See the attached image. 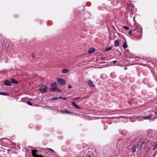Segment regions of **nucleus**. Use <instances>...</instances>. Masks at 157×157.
Wrapping results in <instances>:
<instances>
[{"label": "nucleus", "mask_w": 157, "mask_h": 157, "mask_svg": "<svg viewBox=\"0 0 157 157\" xmlns=\"http://www.w3.org/2000/svg\"><path fill=\"white\" fill-rule=\"evenodd\" d=\"M51 85L52 87L51 90L52 91L57 93L59 91V90L57 88V84L56 83H52Z\"/></svg>", "instance_id": "obj_1"}, {"label": "nucleus", "mask_w": 157, "mask_h": 157, "mask_svg": "<svg viewBox=\"0 0 157 157\" xmlns=\"http://www.w3.org/2000/svg\"><path fill=\"white\" fill-rule=\"evenodd\" d=\"M39 90L41 93H45L47 90V87L45 86H42L39 89Z\"/></svg>", "instance_id": "obj_2"}, {"label": "nucleus", "mask_w": 157, "mask_h": 157, "mask_svg": "<svg viewBox=\"0 0 157 157\" xmlns=\"http://www.w3.org/2000/svg\"><path fill=\"white\" fill-rule=\"evenodd\" d=\"M57 82L60 85H63L64 84V80L62 78H58L57 80Z\"/></svg>", "instance_id": "obj_3"}, {"label": "nucleus", "mask_w": 157, "mask_h": 157, "mask_svg": "<svg viewBox=\"0 0 157 157\" xmlns=\"http://www.w3.org/2000/svg\"><path fill=\"white\" fill-rule=\"evenodd\" d=\"M88 83L89 86L91 87H94L95 86V85L94 84V83L90 79L88 80Z\"/></svg>", "instance_id": "obj_4"}, {"label": "nucleus", "mask_w": 157, "mask_h": 157, "mask_svg": "<svg viewBox=\"0 0 157 157\" xmlns=\"http://www.w3.org/2000/svg\"><path fill=\"white\" fill-rule=\"evenodd\" d=\"M136 146L135 145H133L132 147L131 148V151L133 153L134 152L136 151Z\"/></svg>", "instance_id": "obj_5"}, {"label": "nucleus", "mask_w": 157, "mask_h": 157, "mask_svg": "<svg viewBox=\"0 0 157 157\" xmlns=\"http://www.w3.org/2000/svg\"><path fill=\"white\" fill-rule=\"evenodd\" d=\"M4 85L7 86H10L11 85L10 82L8 80H6L5 81Z\"/></svg>", "instance_id": "obj_6"}, {"label": "nucleus", "mask_w": 157, "mask_h": 157, "mask_svg": "<svg viewBox=\"0 0 157 157\" xmlns=\"http://www.w3.org/2000/svg\"><path fill=\"white\" fill-rule=\"evenodd\" d=\"M32 155L33 157H36V155H38L36 154V151L35 150H32Z\"/></svg>", "instance_id": "obj_7"}, {"label": "nucleus", "mask_w": 157, "mask_h": 157, "mask_svg": "<svg viewBox=\"0 0 157 157\" xmlns=\"http://www.w3.org/2000/svg\"><path fill=\"white\" fill-rule=\"evenodd\" d=\"M71 104L72 105L75 107L78 108V109H81L80 107L78 106V105H77L76 104V103L75 102L73 101L71 102Z\"/></svg>", "instance_id": "obj_8"}, {"label": "nucleus", "mask_w": 157, "mask_h": 157, "mask_svg": "<svg viewBox=\"0 0 157 157\" xmlns=\"http://www.w3.org/2000/svg\"><path fill=\"white\" fill-rule=\"evenodd\" d=\"M119 41L118 40H116L114 42V45L115 47H118L119 46Z\"/></svg>", "instance_id": "obj_9"}, {"label": "nucleus", "mask_w": 157, "mask_h": 157, "mask_svg": "<svg viewBox=\"0 0 157 157\" xmlns=\"http://www.w3.org/2000/svg\"><path fill=\"white\" fill-rule=\"evenodd\" d=\"M95 49L94 48H91L88 51V52L90 54H92L93 52H94Z\"/></svg>", "instance_id": "obj_10"}, {"label": "nucleus", "mask_w": 157, "mask_h": 157, "mask_svg": "<svg viewBox=\"0 0 157 157\" xmlns=\"http://www.w3.org/2000/svg\"><path fill=\"white\" fill-rule=\"evenodd\" d=\"M152 117V116L151 115H149L148 116H145L144 117H143V118L144 119L146 120L150 118H151Z\"/></svg>", "instance_id": "obj_11"}, {"label": "nucleus", "mask_w": 157, "mask_h": 157, "mask_svg": "<svg viewBox=\"0 0 157 157\" xmlns=\"http://www.w3.org/2000/svg\"><path fill=\"white\" fill-rule=\"evenodd\" d=\"M123 47L124 49H126L128 47V45L126 41H125L123 45Z\"/></svg>", "instance_id": "obj_12"}, {"label": "nucleus", "mask_w": 157, "mask_h": 157, "mask_svg": "<svg viewBox=\"0 0 157 157\" xmlns=\"http://www.w3.org/2000/svg\"><path fill=\"white\" fill-rule=\"evenodd\" d=\"M69 70L67 69H64L62 71L63 73H67L69 72Z\"/></svg>", "instance_id": "obj_13"}, {"label": "nucleus", "mask_w": 157, "mask_h": 157, "mask_svg": "<svg viewBox=\"0 0 157 157\" xmlns=\"http://www.w3.org/2000/svg\"><path fill=\"white\" fill-rule=\"evenodd\" d=\"M81 98L80 97H75L73 98L72 99L73 101H75L78 100L79 99H80Z\"/></svg>", "instance_id": "obj_14"}, {"label": "nucleus", "mask_w": 157, "mask_h": 157, "mask_svg": "<svg viewBox=\"0 0 157 157\" xmlns=\"http://www.w3.org/2000/svg\"><path fill=\"white\" fill-rule=\"evenodd\" d=\"M11 82L13 83L17 84L18 83V82L14 79H12Z\"/></svg>", "instance_id": "obj_15"}, {"label": "nucleus", "mask_w": 157, "mask_h": 157, "mask_svg": "<svg viewBox=\"0 0 157 157\" xmlns=\"http://www.w3.org/2000/svg\"><path fill=\"white\" fill-rule=\"evenodd\" d=\"M123 28L125 30H128L129 29V27L128 26H123Z\"/></svg>", "instance_id": "obj_16"}, {"label": "nucleus", "mask_w": 157, "mask_h": 157, "mask_svg": "<svg viewBox=\"0 0 157 157\" xmlns=\"http://www.w3.org/2000/svg\"><path fill=\"white\" fill-rule=\"evenodd\" d=\"M157 148V143L155 144L154 146L153 150H155Z\"/></svg>", "instance_id": "obj_17"}, {"label": "nucleus", "mask_w": 157, "mask_h": 157, "mask_svg": "<svg viewBox=\"0 0 157 157\" xmlns=\"http://www.w3.org/2000/svg\"><path fill=\"white\" fill-rule=\"evenodd\" d=\"M59 99V97L58 98V97H53L52 98V99L53 100H57L58 99Z\"/></svg>", "instance_id": "obj_18"}, {"label": "nucleus", "mask_w": 157, "mask_h": 157, "mask_svg": "<svg viewBox=\"0 0 157 157\" xmlns=\"http://www.w3.org/2000/svg\"><path fill=\"white\" fill-rule=\"evenodd\" d=\"M111 49H112L111 47H109V48H107L105 50H106V51H108L111 50Z\"/></svg>", "instance_id": "obj_19"}, {"label": "nucleus", "mask_w": 157, "mask_h": 157, "mask_svg": "<svg viewBox=\"0 0 157 157\" xmlns=\"http://www.w3.org/2000/svg\"><path fill=\"white\" fill-rule=\"evenodd\" d=\"M63 112H65L66 113H70L69 111H68L67 110H65L63 111Z\"/></svg>", "instance_id": "obj_20"}, {"label": "nucleus", "mask_w": 157, "mask_h": 157, "mask_svg": "<svg viewBox=\"0 0 157 157\" xmlns=\"http://www.w3.org/2000/svg\"><path fill=\"white\" fill-rule=\"evenodd\" d=\"M128 103L130 104H133V101H128Z\"/></svg>", "instance_id": "obj_21"}, {"label": "nucleus", "mask_w": 157, "mask_h": 157, "mask_svg": "<svg viewBox=\"0 0 157 157\" xmlns=\"http://www.w3.org/2000/svg\"><path fill=\"white\" fill-rule=\"evenodd\" d=\"M27 103L29 105H32L31 102L29 101H27Z\"/></svg>", "instance_id": "obj_22"}, {"label": "nucleus", "mask_w": 157, "mask_h": 157, "mask_svg": "<svg viewBox=\"0 0 157 157\" xmlns=\"http://www.w3.org/2000/svg\"><path fill=\"white\" fill-rule=\"evenodd\" d=\"M59 98H62L65 100H66V98H62V97H59Z\"/></svg>", "instance_id": "obj_23"}, {"label": "nucleus", "mask_w": 157, "mask_h": 157, "mask_svg": "<svg viewBox=\"0 0 157 157\" xmlns=\"http://www.w3.org/2000/svg\"><path fill=\"white\" fill-rule=\"evenodd\" d=\"M128 33H129V35H132V31L130 30L129 31Z\"/></svg>", "instance_id": "obj_24"}, {"label": "nucleus", "mask_w": 157, "mask_h": 157, "mask_svg": "<svg viewBox=\"0 0 157 157\" xmlns=\"http://www.w3.org/2000/svg\"><path fill=\"white\" fill-rule=\"evenodd\" d=\"M36 157H43V156H42L41 155H36Z\"/></svg>", "instance_id": "obj_25"}, {"label": "nucleus", "mask_w": 157, "mask_h": 157, "mask_svg": "<svg viewBox=\"0 0 157 157\" xmlns=\"http://www.w3.org/2000/svg\"><path fill=\"white\" fill-rule=\"evenodd\" d=\"M145 143V141H144V142H143L142 143V146H143V145H144Z\"/></svg>", "instance_id": "obj_26"}, {"label": "nucleus", "mask_w": 157, "mask_h": 157, "mask_svg": "<svg viewBox=\"0 0 157 157\" xmlns=\"http://www.w3.org/2000/svg\"><path fill=\"white\" fill-rule=\"evenodd\" d=\"M113 63L115 64L117 63V61H116V60L113 61Z\"/></svg>", "instance_id": "obj_27"}, {"label": "nucleus", "mask_w": 157, "mask_h": 157, "mask_svg": "<svg viewBox=\"0 0 157 157\" xmlns=\"http://www.w3.org/2000/svg\"><path fill=\"white\" fill-rule=\"evenodd\" d=\"M4 92H0V94L3 95L4 94Z\"/></svg>", "instance_id": "obj_28"}, {"label": "nucleus", "mask_w": 157, "mask_h": 157, "mask_svg": "<svg viewBox=\"0 0 157 157\" xmlns=\"http://www.w3.org/2000/svg\"><path fill=\"white\" fill-rule=\"evenodd\" d=\"M48 149H49L51 151H52L53 152H54V151L52 149H51V148H48Z\"/></svg>", "instance_id": "obj_29"}, {"label": "nucleus", "mask_w": 157, "mask_h": 157, "mask_svg": "<svg viewBox=\"0 0 157 157\" xmlns=\"http://www.w3.org/2000/svg\"><path fill=\"white\" fill-rule=\"evenodd\" d=\"M140 30H141V33H142V28L141 27H140Z\"/></svg>", "instance_id": "obj_30"}, {"label": "nucleus", "mask_w": 157, "mask_h": 157, "mask_svg": "<svg viewBox=\"0 0 157 157\" xmlns=\"http://www.w3.org/2000/svg\"><path fill=\"white\" fill-rule=\"evenodd\" d=\"M87 157H91L90 155H89Z\"/></svg>", "instance_id": "obj_31"}, {"label": "nucleus", "mask_w": 157, "mask_h": 157, "mask_svg": "<svg viewBox=\"0 0 157 157\" xmlns=\"http://www.w3.org/2000/svg\"><path fill=\"white\" fill-rule=\"evenodd\" d=\"M156 92H157V89H156Z\"/></svg>", "instance_id": "obj_32"}, {"label": "nucleus", "mask_w": 157, "mask_h": 157, "mask_svg": "<svg viewBox=\"0 0 157 157\" xmlns=\"http://www.w3.org/2000/svg\"><path fill=\"white\" fill-rule=\"evenodd\" d=\"M32 56H33V54L32 55Z\"/></svg>", "instance_id": "obj_33"}, {"label": "nucleus", "mask_w": 157, "mask_h": 157, "mask_svg": "<svg viewBox=\"0 0 157 157\" xmlns=\"http://www.w3.org/2000/svg\"><path fill=\"white\" fill-rule=\"evenodd\" d=\"M32 56H33V54L32 55Z\"/></svg>", "instance_id": "obj_34"}]
</instances>
